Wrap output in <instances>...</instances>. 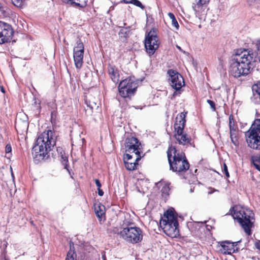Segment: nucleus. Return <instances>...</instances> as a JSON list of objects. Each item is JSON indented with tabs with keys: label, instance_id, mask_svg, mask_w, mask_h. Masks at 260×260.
<instances>
[{
	"label": "nucleus",
	"instance_id": "1",
	"mask_svg": "<svg viewBox=\"0 0 260 260\" xmlns=\"http://www.w3.org/2000/svg\"><path fill=\"white\" fill-rule=\"evenodd\" d=\"M257 52L244 49L238 51L231 63L229 72L235 78L248 75L250 73L252 63L256 61H260V43L257 45Z\"/></svg>",
	"mask_w": 260,
	"mask_h": 260
},
{
	"label": "nucleus",
	"instance_id": "2",
	"mask_svg": "<svg viewBox=\"0 0 260 260\" xmlns=\"http://www.w3.org/2000/svg\"><path fill=\"white\" fill-rule=\"evenodd\" d=\"M56 143L54 132L47 130L40 134L38 137L35 145L32 148V155L37 161L43 160Z\"/></svg>",
	"mask_w": 260,
	"mask_h": 260
},
{
	"label": "nucleus",
	"instance_id": "3",
	"mask_svg": "<svg viewBox=\"0 0 260 260\" xmlns=\"http://www.w3.org/2000/svg\"><path fill=\"white\" fill-rule=\"evenodd\" d=\"M167 155L170 170L176 173L185 172L188 170L189 164L184 153L170 146L167 151Z\"/></svg>",
	"mask_w": 260,
	"mask_h": 260
},
{
	"label": "nucleus",
	"instance_id": "4",
	"mask_svg": "<svg viewBox=\"0 0 260 260\" xmlns=\"http://www.w3.org/2000/svg\"><path fill=\"white\" fill-rule=\"evenodd\" d=\"M233 209V218L237 220L246 234L250 235V229L253 225L252 220L254 219L252 211L240 205L235 206Z\"/></svg>",
	"mask_w": 260,
	"mask_h": 260
},
{
	"label": "nucleus",
	"instance_id": "5",
	"mask_svg": "<svg viewBox=\"0 0 260 260\" xmlns=\"http://www.w3.org/2000/svg\"><path fill=\"white\" fill-rule=\"evenodd\" d=\"M159 223L164 232L168 236L175 238L179 235L177 217L173 211L168 210Z\"/></svg>",
	"mask_w": 260,
	"mask_h": 260
},
{
	"label": "nucleus",
	"instance_id": "6",
	"mask_svg": "<svg viewBox=\"0 0 260 260\" xmlns=\"http://www.w3.org/2000/svg\"><path fill=\"white\" fill-rule=\"evenodd\" d=\"M186 114L187 112H182L176 116L174 124V137L179 144L187 146L190 144L191 139L183 132L186 122Z\"/></svg>",
	"mask_w": 260,
	"mask_h": 260
},
{
	"label": "nucleus",
	"instance_id": "7",
	"mask_svg": "<svg viewBox=\"0 0 260 260\" xmlns=\"http://www.w3.org/2000/svg\"><path fill=\"white\" fill-rule=\"evenodd\" d=\"M246 142L249 147L260 149V119H256L250 128L245 133Z\"/></svg>",
	"mask_w": 260,
	"mask_h": 260
},
{
	"label": "nucleus",
	"instance_id": "8",
	"mask_svg": "<svg viewBox=\"0 0 260 260\" xmlns=\"http://www.w3.org/2000/svg\"><path fill=\"white\" fill-rule=\"evenodd\" d=\"M119 236L127 242L135 244L141 242L143 239L142 230L137 226L123 225L120 231Z\"/></svg>",
	"mask_w": 260,
	"mask_h": 260
},
{
	"label": "nucleus",
	"instance_id": "9",
	"mask_svg": "<svg viewBox=\"0 0 260 260\" xmlns=\"http://www.w3.org/2000/svg\"><path fill=\"white\" fill-rule=\"evenodd\" d=\"M137 81L134 78H126L121 81L118 86L120 95L124 98L132 96L137 88Z\"/></svg>",
	"mask_w": 260,
	"mask_h": 260
},
{
	"label": "nucleus",
	"instance_id": "10",
	"mask_svg": "<svg viewBox=\"0 0 260 260\" xmlns=\"http://www.w3.org/2000/svg\"><path fill=\"white\" fill-rule=\"evenodd\" d=\"M167 74L169 76L168 81L170 85L176 90V91L173 94V96L174 97L180 93L179 90L185 85L184 79L181 74L173 70H169Z\"/></svg>",
	"mask_w": 260,
	"mask_h": 260
},
{
	"label": "nucleus",
	"instance_id": "11",
	"mask_svg": "<svg viewBox=\"0 0 260 260\" xmlns=\"http://www.w3.org/2000/svg\"><path fill=\"white\" fill-rule=\"evenodd\" d=\"M159 42L156 29L152 28L147 34L145 40V47L147 52L150 55H153L158 48Z\"/></svg>",
	"mask_w": 260,
	"mask_h": 260
},
{
	"label": "nucleus",
	"instance_id": "12",
	"mask_svg": "<svg viewBox=\"0 0 260 260\" xmlns=\"http://www.w3.org/2000/svg\"><path fill=\"white\" fill-rule=\"evenodd\" d=\"M125 151L129 153H135L136 158V161H139L141 156V145L138 139L134 137H131L126 138L125 143Z\"/></svg>",
	"mask_w": 260,
	"mask_h": 260
},
{
	"label": "nucleus",
	"instance_id": "13",
	"mask_svg": "<svg viewBox=\"0 0 260 260\" xmlns=\"http://www.w3.org/2000/svg\"><path fill=\"white\" fill-rule=\"evenodd\" d=\"M73 52L75 67L77 69H80L82 67L84 52V45L80 40L77 42L76 46L74 47Z\"/></svg>",
	"mask_w": 260,
	"mask_h": 260
},
{
	"label": "nucleus",
	"instance_id": "14",
	"mask_svg": "<svg viewBox=\"0 0 260 260\" xmlns=\"http://www.w3.org/2000/svg\"><path fill=\"white\" fill-rule=\"evenodd\" d=\"M13 34L11 25L0 21V45L10 42Z\"/></svg>",
	"mask_w": 260,
	"mask_h": 260
},
{
	"label": "nucleus",
	"instance_id": "15",
	"mask_svg": "<svg viewBox=\"0 0 260 260\" xmlns=\"http://www.w3.org/2000/svg\"><path fill=\"white\" fill-rule=\"evenodd\" d=\"M240 241L231 242L224 241L220 242L219 251L223 254H231L238 250V243Z\"/></svg>",
	"mask_w": 260,
	"mask_h": 260
},
{
	"label": "nucleus",
	"instance_id": "16",
	"mask_svg": "<svg viewBox=\"0 0 260 260\" xmlns=\"http://www.w3.org/2000/svg\"><path fill=\"white\" fill-rule=\"evenodd\" d=\"M85 103L86 108H85L86 114L87 116H91L94 112H96L99 109V103L92 99H86Z\"/></svg>",
	"mask_w": 260,
	"mask_h": 260
},
{
	"label": "nucleus",
	"instance_id": "17",
	"mask_svg": "<svg viewBox=\"0 0 260 260\" xmlns=\"http://www.w3.org/2000/svg\"><path fill=\"white\" fill-rule=\"evenodd\" d=\"M108 72L111 79L114 83H116L119 81V71L115 66L109 64L108 67Z\"/></svg>",
	"mask_w": 260,
	"mask_h": 260
},
{
	"label": "nucleus",
	"instance_id": "18",
	"mask_svg": "<svg viewBox=\"0 0 260 260\" xmlns=\"http://www.w3.org/2000/svg\"><path fill=\"white\" fill-rule=\"evenodd\" d=\"M132 155L129 154H126L124 156V161L125 168L129 171H133L136 169L137 166L138 165V161L135 160V162H130L128 161L132 159Z\"/></svg>",
	"mask_w": 260,
	"mask_h": 260
},
{
	"label": "nucleus",
	"instance_id": "19",
	"mask_svg": "<svg viewBox=\"0 0 260 260\" xmlns=\"http://www.w3.org/2000/svg\"><path fill=\"white\" fill-rule=\"evenodd\" d=\"M210 0H195L192 3V8L196 12H199L200 10L203 7L207 5Z\"/></svg>",
	"mask_w": 260,
	"mask_h": 260
},
{
	"label": "nucleus",
	"instance_id": "20",
	"mask_svg": "<svg viewBox=\"0 0 260 260\" xmlns=\"http://www.w3.org/2000/svg\"><path fill=\"white\" fill-rule=\"evenodd\" d=\"M104 207L100 206L99 205L94 206V210L95 214L98 218V220L101 223L103 222L105 220V212L102 209Z\"/></svg>",
	"mask_w": 260,
	"mask_h": 260
},
{
	"label": "nucleus",
	"instance_id": "21",
	"mask_svg": "<svg viewBox=\"0 0 260 260\" xmlns=\"http://www.w3.org/2000/svg\"><path fill=\"white\" fill-rule=\"evenodd\" d=\"M57 151L59 153V155L61 157V161L62 164L64 166V169H67L68 171H69L68 169L69 165L68 156L66 154L64 151L63 150H62L61 148H57Z\"/></svg>",
	"mask_w": 260,
	"mask_h": 260
},
{
	"label": "nucleus",
	"instance_id": "22",
	"mask_svg": "<svg viewBox=\"0 0 260 260\" xmlns=\"http://www.w3.org/2000/svg\"><path fill=\"white\" fill-rule=\"evenodd\" d=\"M70 249L67 254L66 260H76V254L75 252L74 243L73 242H70Z\"/></svg>",
	"mask_w": 260,
	"mask_h": 260
},
{
	"label": "nucleus",
	"instance_id": "23",
	"mask_svg": "<svg viewBox=\"0 0 260 260\" xmlns=\"http://www.w3.org/2000/svg\"><path fill=\"white\" fill-rule=\"evenodd\" d=\"M126 25V24L125 23H123V26H120L119 27L121 28L119 33L118 35L119 38H124L125 39L127 37V36L129 35V29L131 28V26H126L124 27V26Z\"/></svg>",
	"mask_w": 260,
	"mask_h": 260
},
{
	"label": "nucleus",
	"instance_id": "24",
	"mask_svg": "<svg viewBox=\"0 0 260 260\" xmlns=\"http://www.w3.org/2000/svg\"><path fill=\"white\" fill-rule=\"evenodd\" d=\"M230 138L232 141V142L236 146L238 144V129H233V131L230 130Z\"/></svg>",
	"mask_w": 260,
	"mask_h": 260
},
{
	"label": "nucleus",
	"instance_id": "25",
	"mask_svg": "<svg viewBox=\"0 0 260 260\" xmlns=\"http://www.w3.org/2000/svg\"><path fill=\"white\" fill-rule=\"evenodd\" d=\"M87 0H73L71 5L83 8L86 5Z\"/></svg>",
	"mask_w": 260,
	"mask_h": 260
},
{
	"label": "nucleus",
	"instance_id": "26",
	"mask_svg": "<svg viewBox=\"0 0 260 260\" xmlns=\"http://www.w3.org/2000/svg\"><path fill=\"white\" fill-rule=\"evenodd\" d=\"M51 122L55 121L57 117V107L55 104L52 103L51 104Z\"/></svg>",
	"mask_w": 260,
	"mask_h": 260
},
{
	"label": "nucleus",
	"instance_id": "27",
	"mask_svg": "<svg viewBox=\"0 0 260 260\" xmlns=\"http://www.w3.org/2000/svg\"><path fill=\"white\" fill-rule=\"evenodd\" d=\"M168 16L171 20L172 25L174 26L176 29H178L179 25L174 15L172 13L170 12L168 13Z\"/></svg>",
	"mask_w": 260,
	"mask_h": 260
},
{
	"label": "nucleus",
	"instance_id": "28",
	"mask_svg": "<svg viewBox=\"0 0 260 260\" xmlns=\"http://www.w3.org/2000/svg\"><path fill=\"white\" fill-rule=\"evenodd\" d=\"M251 100L255 104H260V93L253 92V95L251 98Z\"/></svg>",
	"mask_w": 260,
	"mask_h": 260
},
{
	"label": "nucleus",
	"instance_id": "29",
	"mask_svg": "<svg viewBox=\"0 0 260 260\" xmlns=\"http://www.w3.org/2000/svg\"><path fill=\"white\" fill-rule=\"evenodd\" d=\"M229 119L230 131V130L233 131V129H238L237 126L235 125V122L234 121L233 116L232 115H230L229 116Z\"/></svg>",
	"mask_w": 260,
	"mask_h": 260
},
{
	"label": "nucleus",
	"instance_id": "30",
	"mask_svg": "<svg viewBox=\"0 0 260 260\" xmlns=\"http://www.w3.org/2000/svg\"><path fill=\"white\" fill-rule=\"evenodd\" d=\"M252 92L260 93V81L252 86Z\"/></svg>",
	"mask_w": 260,
	"mask_h": 260
},
{
	"label": "nucleus",
	"instance_id": "31",
	"mask_svg": "<svg viewBox=\"0 0 260 260\" xmlns=\"http://www.w3.org/2000/svg\"><path fill=\"white\" fill-rule=\"evenodd\" d=\"M251 160L252 161L253 164L254 166V164H258L260 160V155H254L251 157Z\"/></svg>",
	"mask_w": 260,
	"mask_h": 260
},
{
	"label": "nucleus",
	"instance_id": "32",
	"mask_svg": "<svg viewBox=\"0 0 260 260\" xmlns=\"http://www.w3.org/2000/svg\"><path fill=\"white\" fill-rule=\"evenodd\" d=\"M131 4H133L134 5L138 7H140L142 9H144L145 8L144 6L142 4V3L138 0H133V1H132Z\"/></svg>",
	"mask_w": 260,
	"mask_h": 260
},
{
	"label": "nucleus",
	"instance_id": "33",
	"mask_svg": "<svg viewBox=\"0 0 260 260\" xmlns=\"http://www.w3.org/2000/svg\"><path fill=\"white\" fill-rule=\"evenodd\" d=\"M12 2L17 7H21L22 5V0H12Z\"/></svg>",
	"mask_w": 260,
	"mask_h": 260
},
{
	"label": "nucleus",
	"instance_id": "34",
	"mask_svg": "<svg viewBox=\"0 0 260 260\" xmlns=\"http://www.w3.org/2000/svg\"><path fill=\"white\" fill-rule=\"evenodd\" d=\"M207 102L208 104L210 106L211 109L213 111H215L216 110L215 103L210 100H208Z\"/></svg>",
	"mask_w": 260,
	"mask_h": 260
},
{
	"label": "nucleus",
	"instance_id": "35",
	"mask_svg": "<svg viewBox=\"0 0 260 260\" xmlns=\"http://www.w3.org/2000/svg\"><path fill=\"white\" fill-rule=\"evenodd\" d=\"M169 190V186L165 185L162 187L161 191L162 194H168Z\"/></svg>",
	"mask_w": 260,
	"mask_h": 260
},
{
	"label": "nucleus",
	"instance_id": "36",
	"mask_svg": "<svg viewBox=\"0 0 260 260\" xmlns=\"http://www.w3.org/2000/svg\"><path fill=\"white\" fill-rule=\"evenodd\" d=\"M222 172L223 173L225 174V175L227 178H229L230 177V174H229V173L228 170V167L226 166L225 164H224V165H223V169Z\"/></svg>",
	"mask_w": 260,
	"mask_h": 260
},
{
	"label": "nucleus",
	"instance_id": "37",
	"mask_svg": "<svg viewBox=\"0 0 260 260\" xmlns=\"http://www.w3.org/2000/svg\"><path fill=\"white\" fill-rule=\"evenodd\" d=\"M12 151L11 146L10 144H7L5 148V151L6 153H9Z\"/></svg>",
	"mask_w": 260,
	"mask_h": 260
},
{
	"label": "nucleus",
	"instance_id": "38",
	"mask_svg": "<svg viewBox=\"0 0 260 260\" xmlns=\"http://www.w3.org/2000/svg\"><path fill=\"white\" fill-rule=\"evenodd\" d=\"M95 184H96V186L98 187V189L100 188L101 187V184L99 180L95 179Z\"/></svg>",
	"mask_w": 260,
	"mask_h": 260
},
{
	"label": "nucleus",
	"instance_id": "39",
	"mask_svg": "<svg viewBox=\"0 0 260 260\" xmlns=\"http://www.w3.org/2000/svg\"><path fill=\"white\" fill-rule=\"evenodd\" d=\"M254 245L255 248L260 251V241L256 242Z\"/></svg>",
	"mask_w": 260,
	"mask_h": 260
},
{
	"label": "nucleus",
	"instance_id": "40",
	"mask_svg": "<svg viewBox=\"0 0 260 260\" xmlns=\"http://www.w3.org/2000/svg\"><path fill=\"white\" fill-rule=\"evenodd\" d=\"M112 232L114 234H117L118 235H119L120 231H119V230L117 228H113V229L112 230Z\"/></svg>",
	"mask_w": 260,
	"mask_h": 260
},
{
	"label": "nucleus",
	"instance_id": "41",
	"mask_svg": "<svg viewBox=\"0 0 260 260\" xmlns=\"http://www.w3.org/2000/svg\"><path fill=\"white\" fill-rule=\"evenodd\" d=\"M98 189V194H99V195L100 196H103V194H104V192H103V191L102 189H101L100 188Z\"/></svg>",
	"mask_w": 260,
	"mask_h": 260
},
{
	"label": "nucleus",
	"instance_id": "42",
	"mask_svg": "<svg viewBox=\"0 0 260 260\" xmlns=\"http://www.w3.org/2000/svg\"><path fill=\"white\" fill-rule=\"evenodd\" d=\"M256 0H247L248 3L250 5H252Z\"/></svg>",
	"mask_w": 260,
	"mask_h": 260
},
{
	"label": "nucleus",
	"instance_id": "43",
	"mask_svg": "<svg viewBox=\"0 0 260 260\" xmlns=\"http://www.w3.org/2000/svg\"><path fill=\"white\" fill-rule=\"evenodd\" d=\"M123 1L125 4H131L133 0H123Z\"/></svg>",
	"mask_w": 260,
	"mask_h": 260
},
{
	"label": "nucleus",
	"instance_id": "44",
	"mask_svg": "<svg viewBox=\"0 0 260 260\" xmlns=\"http://www.w3.org/2000/svg\"><path fill=\"white\" fill-rule=\"evenodd\" d=\"M254 167L260 172V166L258 164H254Z\"/></svg>",
	"mask_w": 260,
	"mask_h": 260
},
{
	"label": "nucleus",
	"instance_id": "45",
	"mask_svg": "<svg viewBox=\"0 0 260 260\" xmlns=\"http://www.w3.org/2000/svg\"><path fill=\"white\" fill-rule=\"evenodd\" d=\"M102 258L103 260H107V259H106V255H105V253H103V254H102Z\"/></svg>",
	"mask_w": 260,
	"mask_h": 260
},
{
	"label": "nucleus",
	"instance_id": "46",
	"mask_svg": "<svg viewBox=\"0 0 260 260\" xmlns=\"http://www.w3.org/2000/svg\"><path fill=\"white\" fill-rule=\"evenodd\" d=\"M128 161L130 162H135V161H131V159L130 160H129Z\"/></svg>",
	"mask_w": 260,
	"mask_h": 260
},
{
	"label": "nucleus",
	"instance_id": "47",
	"mask_svg": "<svg viewBox=\"0 0 260 260\" xmlns=\"http://www.w3.org/2000/svg\"><path fill=\"white\" fill-rule=\"evenodd\" d=\"M177 47L179 49L181 50V48L179 46H177Z\"/></svg>",
	"mask_w": 260,
	"mask_h": 260
},
{
	"label": "nucleus",
	"instance_id": "48",
	"mask_svg": "<svg viewBox=\"0 0 260 260\" xmlns=\"http://www.w3.org/2000/svg\"><path fill=\"white\" fill-rule=\"evenodd\" d=\"M2 91L3 92H4V89H3V88H2Z\"/></svg>",
	"mask_w": 260,
	"mask_h": 260
}]
</instances>
